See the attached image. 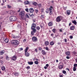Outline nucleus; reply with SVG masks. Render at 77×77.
<instances>
[{
	"instance_id": "nucleus-1",
	"label": "nucleus",
	"mask_w": 77,
	"mask_h": 77,
	"mask_svg": "<svg viewBox=\"0 0 77 77\" xmlns=\"http://www.w3.org/2000/svg\"><path fill=\"white\" fill-rule=\"evenodd\" d=\"M54 9L53 7L52 6H50V7L48 9H47L45 11L47 14H48L49 11V15L50 16H52L53 15V10Z\"/></svg>"
},
{
	"instance_id": "nucleus-2",
	"label": "nucleus",
	"mask_w": 77,
	"mask_h": 77,
	"mask_svg": "<svg viewBox=\"0 0 77 77\" xmlns=\"http://www.w3.org/2000/svg\"><path fill=\"white\" fill-rule=\"evenodd\" d=\"M11 43L12 44L15 45V46H17V45H18L19 44V42L17 40H12L11 41Z\"/></svg>"
},
{
	"instance_id": "nucleus-3",
	"label": "nucleus",
	"mask_w": 77,
	"mask_h": 77,
	"mask_svg": "<svg viewBox=\"0 0 77 77\" xmlns=\"http://www.w3.org/2000/svg\"><path fill=\"white\" fill-rule=\"evenodd\" d=\"M29 48L28 47H26L25 50V55L26 57H28V56H29V55H30L29 53L27 52V51H28Z\"/></svg>"
},
{
	"instance_id": "nucleus-4",
	"label": "nucleus",
	"mask_w": 77,
	"mask_h": 77,
	"mask_svg": "<svg viewBox=\"0 0 77 77\" xmlns=\"http://www.w3.org/2000/svg\"><path fill=\"white\" fill-rule=\"evenodd\" d=\"M63 19V17L61 16H59L57 17L56 19V22H60L61 20Z\"/></svg>"
},
{
	"instance_id": "nucleus-5",
	"label": "nucleus",
	"mask_w": 77,
	"mask_h": 77,
	"mask_svg": "<svg viewBox=\"0 0 77 77\" xmlns=\"http://www.w3.org/2000/svg\"><path fill=\"white\" fill-rule=\"evenodd\" d=\"M9 19L11 21H16L17 20V17L15 16H12L10 17Z\"/></svg>"
},
{
	"instance_id": "nucleus-6",
	"label": "nucleus",
	"mask_w": 77,
	"mask_h": 77,
	"mask_svg": "<svg viewBox=\"0 0 77 77\" xmlns=\"http://www.w3.org/2000/svg\"><path fill=\"white\" fill-rule=\"evenodd\" d=\"M32 40L34 42H36L38 41V38L35 36L33 37L32 38Z\"/></svg>"
},
{
	"instance_id": "nucleus-7",
	"label": "nucleus",
	"mask_w": 77,
	"mask_h": 77,
	"mask_svg": "<svg viewBox=\"0 0 77 77\" xmlns=\"http://www.w3.org/2000/svg\"><path fill=\"white\" fill-rule=\"evenodd\" d=\"M20 16L22 18L25 15V12L24 11H21L19 14Z\"/></svg>"
},
{
	"instance_id": "nucleus-8",
	"label": "nucleus",
	"mask_w": 77,
	"mask_h": 77,
	"mask_svg": "<svg viewBox=\"0 0 77 77\" xmlns=\"http://www.w3.org/2000/svg\"><path fill=\"white\" fill-rule=\"evenodd\" d=\"M31 29L32 30V31L31 32V34L33 35L36 32V29L35 28H31Z\"/></svg>"
},
{
	"instance_id": "nucleus-9",
	"label": "nucleus",
	"mask_w": 77,
	"mask_h": 77,
	"mask_svg": "<svg viewBox=\"0 0 77 77\" xmlns=\"http://www.w3.org/2000/svg\"><path fill=\"white\" fill-rule=\"evenodd\" d=\"M65 54L66 55V56H69L71 55V52L70 51H66L65 53Z\"/></svg>"
},
{
	"instance_id": "nucleus-10",
	"label": "nucleus",
	"mask_w": 77,
	"mask_h": 77,
	"mask_svg": "<svg viewBox=\"0 0 77 77\" xmlns=\"http://www.w3.org/2000/svg\"><path fill=\"white\" fill-rule=\"evenodd\" d=\"M36 24L33 23L32 25L31 29L35 28H36Z\"/></svg>"
},
{
	"instance_id": "nucleus-11",
	"label": "nucleus",
	"mask_w": 77,
	"mask_h": 77,
	"mask_svg": "<svg viewBox=\"0 0 77 77\" xmlns=\"http://www.w3.org/2000/svg\"><path fill=\"white\" fill-rule=\"evenodd\" d=\"M66 13L67 15H69L71 14V11L68 10L66 11Z\"/></svg>"
},
{
	"instance_id": "nucleus-12",
	"label": "nucleus",
	"mask_w": 77,
	"mask_h": 77,
	"mask_svg": "<svg viewBox=\"0 0 77 77\" xmlns=\"http://www.w3.org/2000/svg\"><path fill=\"white\" fill-rule=\"evenodd\" d=\"M41 53L43 55H45L47 53L44 50H42L41 51Z\"/></svg>"
},
{
	"instance_id": "nucleus-13",
	"label": "nucleus",
	"mask_w": 77,
	"mask_h": 77,
	"mask_svg": "<svg viewBox=\"0 0 77 77\" xmlns=\"http://www.w3.org/2000/svg\"><path fill=\"white\" fill-rule=\"evenodd\" d=\"M29 11H30V12H31V13H32L33 12H34V10H33V8H30L29 9Z\"/></svg>"
},
{
	"instance_id": "nucleus-14",
	"label": "nucleus",
	"mask_w": 77,
	"mask_h": 77,
	"mask_svg": "<svg viewBox=\"0 0 77 77\" xmlns=\"http://www.w3.org/2000/svg\"><path fill=\"white\" fill-rule=\"evenodd\" d=\"M11 36L12 38H14V39H16L17 38H18L19 37L18 36H16L15 35H11Z\"/></svg>"
},
{
	"instance_id": "nucleus-15",
	"label": "nucleus",
	"mask_w": 77,
	"mask_h": 77,
	"mask_svg": "<svg viewBox=\"0 0 77 77\" xmlns=\"http://www.w3.org/2000/svg\"><path fill=\"white\" fill-rule=\"evenodd\" d=\"M75 29V27H74V26H71L70 27V29L71 30H74Z\"/></svg>"
},
{
	"instance_id": "nucleus-16",
	"label": "nucleus",
	"mask_w": 77,
	"mask_h": 77,
	"mask_svg": "<svg viewBox=\"0 0 77 77\" xmlns=\"http://www.w3.org/2000/svg\"><path fill=\"white\" fill-rule=\"evenodd\" d=\"M14 74L15 76H18V75H19V74H20V73L18 72H15L14 73Z\"/></svg>"
},
{
	"instance_id": "nucleus-17",
	"label": "nucleus",
	"mask_w": 77,
	"mask_h": 77,
	"mask_svg": "<svg viewBox=\"0 0 77 77\" xmlns=\"http://www.w3.org/2000/svg\"><path fill=\"white\" fill-rule=\"evenodd\" d=\"M30 2H29V1H25L24 2V4L25 5H30Z\"/></svg>"
},
{
	"instance_id": "nucleus-18",
	"label": "nucleus",
	"mask_w": 77,
	"mask_h": 77,
	"mask_svg": "<svg viewBox=\"0 0 77 77\" xmlns=\"http://www.w3.org/2000/svg\"><path fill=\"white\" fill-rule=\"evenodd\" d=\"M28 65H31L33 64V61H28Z\"/></svg>"
},
{
	"instance_id": "nucleus-19",
	"label": "nucleus",
	"mask_w": 77,
	"mask_h": 77,
	"mask_svg": "<svg viewBox=\"0 0 77 77\" xmlns=\"http://www.w3.org/2000/svg\"><path fill=\"white\" fill-rule=\"evenodd\" d=\"M45 45H49V42L48 41H46L45 42Z\"/></svg>"
},
{
	"instance_id": "nucleus-20",
	"label": "nucleus",
	"mask_w": 77,
	"mask_h": 77,
	"mask_svg": "<svg viewBox=\"0 0 77 77\" xmlns=\"http://www.w3.org/2000/svg\"><path fill=\"white\" fill-rule=\"evenodd\" d=\"M63 66L62 65H60L59 66L58 68L60 69H62L63 68Z\"/></svg>"
},
{
	"instance_id": "nucleus-21",
	"label": "nucleus",
	"mask_w": 77,
	"mask_h": 77,
	"mask_svg": "<svg viewBox=\"0 0 77 77\" xmlns=\"http://www.w3.org/2000/svg\"><path fill=\"white\" fill-rule=\"evenodd\" d=\"M5 53V51H4V50L2 51H0V55H2L3 54Z\"/></svg>"
},
{
	"instance_id": "nucleus-22",
	"label": "nucleus",
	"mask_w": 77,
	"mask_h": 77,
	"mask_svg": "<svg viewBox=\"0 0 77 77\" xmlns=\"http://www.w3.org/2000/svg\"><path fill=\"white\" fill-rule=\"evenodd\" d=\"M72 23H73V24H74L75 25H77V22L75 20H73L72 21Z\"/></svg>"
},
{
	"instance_id": "nucleus-23",
	"label": "nucleus",
	"mask_w": 77,
	"mask_h": 77,
	"mask_svg": "<svg viewBox=\"0 0 77 77\" xmlns=\"http://www.w3.org/2000/svg\"><path fill=\"white\" fill-rule=\"evenodd\" d=\"M44 26V25L42 23H41V24L40 25V26L41 29H42V28H43Z\"/></svg>"
},
{
	"instance_id": "nucleus-24",
	"label": "nucleus",
	"mask_w": 77,
	"mask_h": 77,
	"mask_svg": "<svg viewBox=\"0 0 77 77\" xmlns=\"http://www.w3.org/2000/svg\"><path fill=\"white\" fill-rule=\"evenodd\" d=\"M17 59V58H16V57L15 56H14L12 58V60H15Z\"/></svg>"
},
{
	"instance_id": "nucleus-25",
	"label": "nucleus",
	"mask_w": 77,
	"mask_h": 77,
	"mask_svg": "<svg viewBox=\"0 0 77 77\" xmlns=\"http://www.w3.org/2000/svg\"><path fill=\"white\" fill-rule=\"evenodd\" d=\"M1 69L2 71H5V70L6 68L4 66H3L2 67Z\"/></svg>"
},
{
	"instance_id": "nucleus-26",
	"label": "nucleus",
	"mask_w": 77,
	"mask_h": 77,
	"mask_svg": "<svg viewBox=\"0 0 77 77\" xmlns=\"http://www.w3.org/2000/svg\"><path fill=\"white\" fill-rule=\"evenodd\" d=\"M48 25L49 26H51L53 25V23H51V22H50L48 23Z\"/></svg>"
},
{
	"instance_id": "nucleus-27",
	"label": "nucleus",
	"mask_w": 77,
	"mask_h": 77,
	"mask_svg": "<svg viewBox=\"0 0 77 77\" xmlns=\"http://www.w3.org/2000/svg\"><path fill=\"white\" fill-rule=\"evenodd\" d=\"M5 41L6 42V43H8L9 42V39L8 38H6L5 40Z\"/></svg>"
},
{
	"instance_id": "nucleus-28",
	"label": "nucleus",
	"mask_w": 77,
	"mask_h": 77,
	"mask_svg": "<svg viewBox=\"0 0 77 77\" xmlns=\"http://www.w3.org/2000/svg\"><path fill=\"white\" fill-rule=\"evenodd\" d=\"M2 23L0 22V31H2V29H1V27H2Z\"/></svg>"
},
{
	"instance_id": "nucleus-29",
	"label": "nucleus",
	"mask_w": 77,
	"mask_h": 77,
	"mask_svg": "<svg viewBox=\"0 0 77 77\" xmlns=\"http://www.w3.org/2000/svg\"><path fill=\"white\" fill-rule=\"evenodd\" d=\"M34 63L36 65H38L39 63V62L38 61H35L34 62Z\"/></svg>"
},
{
	"instance_id": "nucleus-30",
	"label": "nucleus",
	"mask_w": 77,
	"mask_h": 77,
	"mask_svg": "<svg viewBox=\"0 0 77 77\" xmlns=\"http://www.w3.org/2000/svg\"><path fill=\"white\" fill-rule=\"evenodd\" d=\"M54 43L53 42H50V45H54Z\"/></svg>"
},
{
	"instance_id": "nucleus-31",
	"label": "nucleus",
	"mask_w": 77,
	"mask_h": 77,
	"mask_svg": "<svg viewBox=\"0 0 77 77\" xmlns=\"http://www.w3.org/2000/svg\"><path fill=\"white\" fill-rule=\"evenodd\" d=\"M56 29H55V28L53 29L52 30L53 33H56Z\"/></svg>"
},
{
	"instance_id": "nucleus-32",
	"label": "nucleus",
	"mask_w": 77,
	"mask_h": 77,
	"mask_svg": "<svg viewBox=\"0 0 77 77\" xmlns=\"http://www.w3.org/2000/svg\"><path fill=\"white\" fill-rule=\"evenodd\" d=\"M33 5H34V6H37L38 4H37V3L35 2L33 3Z\"/></svg>"
},
{
	"instance_id": "nucleus-33",
	"label": "nucleus",
	"mask_w": 77,
	"mask_h": 77,
	"mask_svg": "<svg viewBox=\"0 0 77 77\" xmlns=\"http://www.w3.org/2000/svg\"><path fill=\"white\" fill-rule=\"evenodd\" d=\"M34 52L35 53H38V48L35 49V50H34Z\"/></svg>"
},
{
	"instance_id": "nucleus-34",
	"label": "nucleus",
	"mask_w": 77,
	"mask_h": 77,
	"mask_svg": "<svg viewBox=\"0 0 77 77\" xmlns=\"http://www.w3.org/2000/svg\"><path fill=\"white\" fill-rule=\"evenodd\" d=\"M36 29L37 30H39L40 29V27H39V26H37L36 27Z\"/></svg>"
},
{
	"instance_id": "nucleus-35",
	"label": "nucleus",
	"mask_w": 77,
	"mask_h": 77,
	"mask_svg": "<svg viewBox=\"0 0 77 77\" xmlns=\"http://www.w3.org/2000/svg\"><path fill=\"white\" fill-rule=\"evenodd\" d=\"M17 27L19 29H21V25H17Z\"/></svg>"
},
{
	"instance_id": "nucleus-36",
	"label": "nucleus",
	"mask_w": 77,
	"mask_h": 77,
	"mask_svg": "<svg viewBox=\"0 0 77 77\" xmlns=\"http://www.w3.org/2000/svg\"><path fill=\"white\" fill-rule=\"evenodd\" d=\"M76 70H77V69L76 68V67H73V71H75Z\"/></svg>"
},
{
	"instance_id": "nucleus-37",
	"label": "nucleus",
	"mask_w": 77,
	"mask_h": 77,
	"mask_svg": "<svg viewBox=\"0 0 77 77\" xmlns=\"http://www.w3.org/2000/svg\"><path fill=\"white\" fill-rule=\"evenodd\" d=\"M62 73H63L64 74H65L66 73V72L65 70H63L62 72Z\"/></svg>"
},
{
	"instance_id": "nucleus-38",
	"label": "nucleus",
	"mask_w": 77,
	"mask_h": 77,
	"mask_svg": "<svg viewBox=\"0 0 77 77\" xmlns=\"http://www.w3.org/2000/svg\"><path fill=\"white\" fill-rule=\"evenodd\" d=\"M26 68L27 69H30V66H27L26 67Z\"/></svg>"
},
{
	"instance_id": "nucleus-39",
	"label": "nucleus",
	"mask_w": 77,
	"mask_h": 77,
	"mask_svg": "<svg viewBox=\"0 0 77 77\" xmlns=\"http://www.w3.org/2000/svg\"><path fill=\"white\" fill-rule=\"evenodd\" d=\"M7 7L8 9H11V6L9 5H8Z\"/></svg>"
},
{
	"instance_id": "nucleus-40",
	"label": "nucleus",
	"mask_w": 77,
	"mask_h": 77,
	"mask_svg": "<svg viewBox=\"0 0 77 77\" xmlns=\"http://www.w3.org/2000/svg\"><path fill=\"white\" fill-rule=\"evenodd\" d=\"M76 54V52L75 51H73V56H75Z\"/></svg>"
},
{
	"instance_id": "nucleus-41",
	"label": "nucleus",
	"mask_w": 77,
	"mask_h": 77,
	"mask_svg": "<svg viewBox=\"0 0 77 77\" xmlns=\"http://www.w3.org/2000/svg\"><path fill=\"white\" fill-rule=\"evenodd\" d=\"M77 64L75 63L74 64V67H73L76 68L77 67Z\"/></svg>"
},
{
	"instance_id": "nucleus-42",
	"label": "nucleus",
	"mask_w": 77,
	"mask_h": 77,
	"mask_svg": "<svg viewBox=\"0 0 77 77\" xmlns=\"http://www.w3.org/2000/svg\"><path fill=\"white\" fill-rule=\"evenodd\" d=\"M6 59L8 60H9V58L8 57V56H6Z\"/></svg>"
},
{
	"instance_id": "nucleus-43",
	"label": "nucleus",
	"mask_w": 77,
	"mask_h": 77,
	"mask_svg": "<svg viewBox=\"0 0 77 77\" xmlns=\"http://www.w3.org/2000/svg\"><path fill=\"white\" fill-rule=\"evenodd\" d=\"M35 12L36 13H38V10L35 9Z\"/></svg>"
},
{
	"instance_id": "nucleus-44",
	"label": "nucleus",
	"mask_w": 77,
	"mask_h": 77,
	"mask_svg": "<svg viewBox=\"0 0 77 77\" xmlns=\"http://www.w3.org/2000/svg\"><path fill=\"white\" fill-rule=\"evenodd\" d=\"M63 9L64 10H65V11H66V9H67V7H63Z\"/></svg>"
},
{
	"instance_id": "nucleus-45",
	"label": "nucleus",
	"mask_w": 77,
	"mask_h": 77,
	"mask_svg": "<svg viewBox=\"0 0 77 77\" xmlns=\"http://www.w3.org/2000/svg\"><path fill=\"white\" fill-rule=\"evenodd\" d=\"M38 7H39V8H41V6H42V5H41V4H38Z\"/></svg>"
},
{
	"instance_id": "nucleus-46",
	"label": "nucleus",
	"mask_w": 77,
	"mask_h": 77,
	"mask_svg": "<svg viewBox=\"0 0 77 77\" xmlns=\"http://www.w3.org/2000/svg\"><path fill=\"white\" fill-rule=\"evenodd\" d=\"M27 40L26 39H23V42H26V41Z\"/></svg>"
},
{
	"instance_id": "nucleus-47",
	"label": "nucleus",
	"mask_w": 77,
	"mask_h": 77,
	"mask_svg": "<svg viewBox=\"0 0 77 77\" xmlns=\"http://www.w3.org/2000/svg\"><path fill=\"white\" fill-rule=\"evenodd\" d=\"M45 49L46 50H47V51H48L49 50L48 48V47H46Z\"/></svg>"
},
{
	"instance_id": "nucleus-48",
	"label": "nucleus",
	"mask_w": 77,
	"mask_h": 77,
	"mask_svg": "<svg viewBox=\"0 0 77 77\" xmlns=\"http://www.w3.org/2000/svg\"><path fill=\"white\" fill-rule=\"evenodd\" d=\"M26 17H27V18H29V15L27 14H26Z\"/></svg>"
},
{
	"instance_id": "nucleus-49",
	"label": "nucleus",
	"mask_w": 77,
	"mask_h": 77,
	"mask_svg": "<svg viewBox=\"0 0 77 77\" xmlns=\"http://www.w3.org/2000/svg\"><path fill=\"white\" fill-rule=\"evenodd\" d=\"M20 11H21V8H19V10L17 11L18 12H19Z\"/></svg>"
},
{
	"instance_id": "nucleus-50",
	"label": "nucleus",
	"mask_w": 77,
	"mask_h": 77,
	"mask_svg": "<svg viewBox=\"0 0 77 77\" xmlns=\"http://www.w3.org/2000/svg\"><path fill=\"white\" fill-rule=\"evenodd\" d=\"M46 66H47V68L49 66V65H48V64H47L46 65Z\"/></svg>"
},
{
	"instance_id": "nucleus-51",
	"label": "nucleus",
	"mask_w": 77,
	"mask_h": 77,
	"mask_svg": "<svg viewBox=\"0 0 77 77\" xmlns=\"http://www.w3.org/2000/svg\"><path fill=\"white\" fill-rule=\"evenodd\" d=\"M70 39H72V38H73V36H72V35H70Z\"/></svg>"
},
{
	"instance_id": "nucleus-52",
	"label": "nucleus",
	"mask_w": 77,
	"mask_h": 77,
	"mask_svg": "<svg viewBox=\"0 0 77 77\" xmlns=\"http://www.w3.org/2000/svg\"><path fill=\"white\" fill-rule=\"evenodd\" d=\"M64 42H67V39H66V38L64 39Z\"/></svg>"
},
{
	"instance_id": "nucleus-53",
	"label": "nucleus",
	"mask_w": 77,
	"mask_h": 77,
	"mask_svg": "<svg viewBox=\"0 0 77 77\" xmlns=\"http://www.w3.org/2000/svg\"><path fill=\"white\" fill-rule=\"evenodd\" d=\"M9 12H10V14H12V13L13 12L12 11H9Z\"/></svg>"
},
{
	"instance_id": "nucleus-54",
	"label": "nucleus",
	"mask_w": 77,
	"mask_h": 77,
	"mask_svg": "<svg viewBox=\"0 0 77 77\" xmlns=\"http://www.w3.org/2000/svg\"><path fill=\"white\" fill-rule=\"evenodd\" d=\"M20 51H23V48H20Z\"/></svg>"
},
{
	"instance_id": "nucleus-55",
	"label": "nucleus",
	"mask_w": 77,
	"mask_h": 77,
	"mask_svg": "<svg viewBox=\"0 0 77 77\" xmlns=\"http://www.w3.org/2000/svg\"><path fill=\"white\" fill-rule=\"evenodd\" d=\"M53 35H54V34L53 33L51 34V36L52 37H53Z\"/></svg>"
},
{
	"instance_id": "nucleus-56",
	"label": "nucleus",
	"mask_w": 77,
	"mask_h": 77,
	"mask_svg": "<svg viewBox=\"0 0 77 77\" xmlns=\"http://www.w3.org/2000/svg\"><path fill=\"white\" fill-rule=\"evenodd\" d=\"M25 11H26V12H29V11H28V8H26V9H25Z\"/></svg>"
},
{
	"instance_id": "nucleus-57",
	"label": "nucleus",
	"mask_w": 77,
	"mask_h": 77,
	"mask_svg": "<svg viewBox=\"0 0 77 77\" xmlns=\"http://www.w3.org/2000/svg\"><path fill=\"white\" fill-rule=\"evenodd\" d=\"M66 69H67V70H68V71H70V70H69V69L68 68H66Z\"/></svg>"
},
{
	"instance_id": "nucleus-58",
	"label": "nucleus",
	"mask_w": 77,
	"mask_h": 77,
	"mask_svg": "<svg viewBox=\"0 0 77 77\" xmlns=\"http://www.w3.org/2000/svg\"><path fill=\"white\" fill-rule=\"evenodd\" d=\"M66 59H69V57L68 56H66Z\"/></svg>"
},
{
	"instance_id": "nucleus-59",
	"label": "nucleus",
	"mask_w": 77,
	"mask_h": 77,
	"mask_svg": "<svg viewBox=\"0 0 77 77\" xmlns=\"http://www.w3.org/2000/svg\"><path fill=\"white\" fill-rule=\"evenodd\" d=\"M44 68L45 69H47V67L46 66H45L44 67Z\"/></svg>"
},
{
	"instance_id": "nucleus-60",
	"label": "nucleus",
	"mask_w": 77,
	"mask_h": 77,
	"mask_svg": "<svg viewBox=\"0 0 77 77\" xmlns=\"http://www.w3.org/2000/svg\"><path fill=\"white\" fill-rule=\"evenodd\" d=\"M59 31L60 32H62V29H59Z\"/></svg>"
},
{
	"instance_id": "nucleus-61",
	"label": "nucleus",
	"mask_w": 77,
	"mask_h": 77,
	"mask_svg": "<svg viewBox=\"0 0 77 77\" xmlns=\"http://www.w3.org/2000/svg\"><path fill=\"white\" fill-rule=\"evenodd\" d=\"M39 50H42V48H38Z\"/></svg>"
},
{
	"instance_id": "nucleus-62",
	"label": "nucleus",
	"mask_w": 77,
	"mask_h": 77,
	"mask_svg": "<svg viewBox=\"0 0 77 77\" xmlns=\"http://www.w3.org/2000/svg\"><path fill=\"white\" fill-rule=\"evenodd\" d=\"M75 61L76 63H77V59H75Z\"/></svg>"
},
{
	"instance_id": "nucleus-63",
	"label": "nucleus",
	"mask_w": 77,
	"mask_h": 77,
	"mask_svg": "<svg viewBox=\"0 0 77 77\" xmlns=\"http://www.w3.org/2000/svg\"><path fill=\"white\" fill-rule=\"evenodd\" d=\"M71 23H69V27L70 26H71Z\"/></svg>"
},
{
	"instance_id": "nucleus-64",
	"label": "nucleus",
	"mask_w": 77,
	"mask_h": 77,
	"mask_svg": "<svg viewBox=\"0 0 77 77\" xmlns=\"http://www.w3.org/2000/svg\"><path fill=\"white\" fill-rule=\"evenodd\" d=\"M59 77H63V75H59Z\"/></svg>"
}]
</instances>
